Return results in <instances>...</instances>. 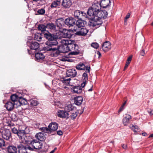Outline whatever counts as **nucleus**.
<instances>
[{
    "label": "nucleus",
    "mask_w": 153,
    "mask_h": 153,
    "mask_svg": "<svg viewBox=\"0 0 153 153\" xmlns=\"http://www.w3.org/2000/svg\"><path fill=\"white\" fill-rule=\"evenodd\" d=\"M44 36L48 40L46 42V46L43 48V50L45 51H50L52 52L56 51L57 54L59 53V47L57 45L58 42L56 40V36L52 34L48 31L44 33Z\"/></svg>",
    "instance_id": "obj_1"
},
{
    "label": "nucleus",
    "mask_w": 153,
    "mask_h": 153,
    "mask_svg": "<svg viewBox=\"0 0 153 153\" xmlns=\"http://www.w3.org/2000/svg\"><path fill=\"white\" fill-rule=\"evenodd\" d=\"M62 45H68L70 51H72L71 53L72 55H77L79 53V47L74 43V41L70 39H63L61 41Z\"/></svg>",
    "instance_id": "obj_2"
},
{
    "label": "nucleus",
    "mask_w": 153,
    "mask_h": 153,
    "mask_svg": "<svg viewBox=\"0 0 153 153\" xmlns=\"http://www.w3.org/2000/svg\"><path fill=\"white\" fill-rule=\"evenodd\" d=\"M25 129L24 130H19L16 128L15 127L12 128V131L13 133L17 134L19 138L22 140V141L24 142V135L25 134L28 133L30 131L27 127L23 128Z\"/></svg>",
    "instance_id": "obj_3"
},
{
    "label": "nucleus",
    "mask_w": 153,
    "mask_h": 153,
    "mask_svg": "<svg viewBox=\"0 0 153 153\" xmlns=\"http://www.w3.org/2000/svg\"><path fill=\"white\" fill-rule=\"evenodd\" d=\"M100 4L98 3L93 4L91 7L89 8L87 12L89 16H95L101 9Z\"/></svg>",
    "instance_id": "obj_4"
},
{
    "label": "nucleus",
    "mask_w": 153,
    "mask_h": 153,
    "mask_svg": "<svg viewBox=\"0 0 153 153\" xmlns=\"http://www.w3.org/2000/svg\"><path fill=\"white\" fill-rule=\"evenodd\" d=\"M24 140L26 144L30 145L34 149H39L42 148V144L36 140H33L32 141L27 140L25 139Z\"/></svg>",
    "instance_id": "obj_5"
},
{
    "label": "nucleus",
    "mask_w": 153,
    "mask_h": 153,
    "mask_svg": "<svg viewBox=\"0 0 153 153\" xmlns=\"http://www.w3.org/2000/svg\"><path fill=\"white\" fill-rule=\"evenodd\" d=\"M89 19L93 20L94 22H90V24H89V25L90 27H92L97 26L98 25H101L102 24V22L101 19L95 16H89Z\"/></svg>",
    "instance_id": "obj_6"
},
{
    "label": "nucleus",
    "mask_w": 153,
    "mask_h": 153,
    "mask_svg": "<svg viewBox=\"0 0 153 153\" xmlns=\"http://www.w3.org/2000/svg\"><path fill=\"white\" fill-rule=\"evenodd\" d=\"M75 17L79 19H82L89 18V16L88 14L84 11L80 10H76L74 12V14Z\"/></svg>",
    "instance_id": "obj_7"
},
{
    "label": "nucleus",
    "mask_w": 153,
    "mask_h": 153,
    "mask_svg": "<svg viewBox=\"0 0 153 153\" xmlns=\"http://www.w3.org/2000/svg\"><path fill=\"white\" fill-rule=\"evenodd\" d=\"M2 137L6 140H8L11 137V133L9 129H5L2 132Z\"/></svg>",
    "instance_id": "obj_8"
},
{
    "label": "nucleus",
    "mask_w": 153,
    "mask_h": 153,
    "mask_svg": "<svg viewBox=\"0 0 153 153\" xmlns=\"http://www.w3.org/2000/svg\"><path fill=\"white\" fill-rule=\"evenodd\" d=\"M108 15V13L105 10H100L95 15V16L100 18V19H105L107 17Z\"/></svg>",
    "instance_id": "obj_9"
},
{
    "label": "nucleus",
    "mask_w": 153,
    "mask_h": 153,
    "mask_svg": "<svg viewBox=\"0 0 153 153\" xmlns=\"http://www.w3.org/2000/svg\"><path fill=\"white\" fill-rule=\"evenodd\" d=\"M76 68L78 70H85L86 72L89 73L90 71V67H86L83 63H80L76 66Z\"/></svg>",
    "instance_id": "obj_10"
},
{
    "label": "nucleus",
    "mask_w": 153,
    "mask_h": 153,
    "mask_svg": "<svg viewBox=\"0 0 153 153\" xmlns=\"http://www.w3.org/2000/svg\"><path fill=\"white\" fill-rule=\"evenodd\" d=\"M65 22L66 25L70 27L73 26L75 25V20L72 17H69L67 18L65 20Z\"/></svg>",
    "instance_id": "obj_11"
},
{
    "label": "nucleus",
    "mask_w": 153,
    "mask_h": 153,
    "mask_svg": "<svg viewBox=\"0 0 153 153\" xmlns=\"http://www.w3.org/2000/svg\"><path fill=\"white\" fill-rule=\"evenodd\" d=\"M57 115L59 117L68 119L69 117L68 114L66 111L62 110H59L57 113Z\"/></svg>",
    "instance_id": "obj_12"
},
{
    "label": "nucleus",
    "mask_w": 153,
    "mask_h": 153,
    "mask_svg": "<svg viewBox=\"0 0 153 153\" xmlns=\"http://www.w3.org/2000/svg\"><path fill=\"white\" fill-rule=\"evenodd\" d=\"M76 73L77 72L75 69H70L67 70L66 75L68 77H74L76 76Z\"/></svg>",
    "instance_id": "obj_13"
},
{
    "label": "nucleus",
    "mask_w": 153,
    "mask_h": 153,
    "mask_svg": "<svg viewBox=\"0 0 153 153\" xmlns=\"http://www.w3.org/2000/svg\"><path fill=\"white\" fill-rule=\"evenodd\" d=\"M62 46L60 47L59 46V51L60 52V53L59 54L61 53H66L67 52H69L70 51L69 49L68 48V45H62ZM56 51L54 52H55V53L57 55L56 53L55 52ZM59 55V54H58Z\"/></svg>",
    "instance_id": "obj_14"
},
{
    "label": "nucleus",
    "mask_w": 153,
    "mask_h": 153,
    "mask_svg": "<svg viewBox=\"0 0 153 153\" xmlns=\"http://www.w3.org/2000/svg\"><path fill=\"white\" fill-rule=\"evenodd\" d=\"M111 43L109 41L105 42L102 46V48L103 51L106 52L111 49Z\"/></svg>",
    "instance_id": "obj_15"
},
{
    "label": "nucleus",
    "mask_w": 153,
    "mask_h": 153,
    "mask_svg": "<svg viewBox=\"0 0 153 153\" xmlns=\"http://www.w3.org/2000/svg\"><path fill=\"white\" fill-rule=\"evenodd\" d=\"M82 91V88L80 85L74 86L71 88V91L74 93L79 94Z\"/></svg>",
    "instance_id": "obj_16"
},
{
    "label": "nucleus",
    "mask_w": 153,
    "mask_h": 153,
    "mask_svg": "<svg viewBox=\"0 0 153 153\" xmlns=\"http://www.w3.org/2000/svg\"><path fill=\"white\" fill-rule=\"evenodd\" d=\"M88 31V30L85 28H81L76 33V34L79 36H85L86 35Z\"/></svg>",
    "instance_id": "obj_17"
},
{
    "label": "nucleus",
    "mask_w": 153,
    "mask_h": 153,
    "mask_svg": "<svg viewBox=\"0 0 153 153\" xmlns=\"http://www.w3.org/2000/svg\"><path fill=\"white\" fill-rule=\"evenodd\" d=\"M15 105L16 104L12 102L8 101L5 104V106L8 111H11L13 110Z\"/></svg>",
    "instance_id": "obj_18"
},
{
    "label": "nucleus",
    "mask_w": 153,
    "mask_h": 153,
    "mask_svg": "<svg viewBox=\"0 0 153 153\" xmlns=\"http://www.w3.org/2000/svg\"><path fill=\"white\" fill-rule=\"evenodd\" d=\"M30 43V47L31 49L36 50L39 47V44L36 42H32L30 43L27 42V45H29Z\"/></svg>",
    "instance_id": "obj_19"
},
{
    "label": "nucleus",
    "mask_w": 153,
    "mask_h": 153,
    "mask_svg": "<svg viewBox=\"0 0 153 153\" xmlns=\"http://www.w3.org/2000/svg\"><path fill=\"white\" fill-rule=\"evenodd\" d=\"M131 116L129 114H126L123 120V124L125 126L127 125L129 123V121L131 119Z\"/></svg>",
    "instance_id": "obj_20"
},
{
    "label": "nucleus",
    "mask_w": 153,
    "mask_h": 153,
    "mask_svg": "<svg viewBox=\"0 0 153 153\" xmlns=\"http://www.w3.org/2000/svg\"><path fill=\"white\" fill-rule=\"evenodd\" d=\"M7 149V153H17V152L16 147L13 145L9 146Z\"/></svg>",
    "instance_id": "obj_21"
},
{
    "label": "nucleus",
    "mask_w": 153,
    "mask_h": 153,
    "mask_svg": "<svg viewBox=\"0 0 153 153\" xmlns=\"http://www.w3.org/2000/svg\"><path fill=\"white\" fill-rule=\"evenodd\" d=\"M62 5L65 8H69L71 5L72 3L71 0H63Z\"/></svg>",
    "instance_id": "obj_22"
},
{
    "label": "nucleus",
    "mask_w": 153,
    "mask_h": 153,
    "mask_svg": "<svg viewBox=\"0 0 153 153\" xmlns=\"http://www.w3.org/2000/svg\"><path fill=\"white\" fill-rule=\"evenodd\" d=\"M27 103V102L26 100L22 97H20L19 98L18 102L16 103V105L18 106L25 105Z\"/></svg>",
    "instance_id": "obj_23"
},
{
    "label": "nucleus",
    "mask_w": 153,
    "mask_h": 153,
    "mask_svg": "<svg viewBox=\"0 0 153 153\" xmlns=\"http://www.w3.org/2000/svg\"><path fill=\"white\" fill-rule=\"evenodd\" d=\"M17 148L19 149V153H27L26 146H24L20 144L18 146Z\"/></svg>",
    "instance_id": "obj_24"
},
{
    "label": "nucleus",
    "mask_w": 153,
    "mask_h": 153,
    "mask_svg": "<svg viewBox=\"0 0 153 153\" xmlns=\"http://www.w3.org/2000/svg\"><path fill=\"white\" fill-rule=\"evenodd\" d=\"M83 99L81 96H78L74 98V102L76 105H79L81 104L83 101Z\"/></svg>",
    "instance_id": "obj_25"
},
{
    "label": "nucleus",
    "mask_w": 153,
    "mask_h": 153,
    "mask_svg": "<svg viewBox=\"0 0 153 153\" xmlns=\"http://www.w3.org/2000/svg\"><path fill=\"white\" fill-rule=\"evenodd\" d=\"M56 23L57 26L59 28L64 26L65 24V21L62 18H60L56 20Z\"/></svg>",
    "instance_id": "obj_26"
},
{
    "label": "nucleus",
    "mask_w": 153,
    "mask_h": 153,
    "mask_svg": "<svg viewBox=\"0 0 153 153\" xmlns=\"http://www.w3.org/2000/svg\"><path fill=\"white\" fill-rule=\"evenodd\" d=\"M110 0H101L100 2V5L103 8L108 7L110 3Z\"/></svg>",
    "instance_id": "obj_27"
},
{
    "label": "nucleus",
    "mask_w": 153,
    "mask_h": 153,
    "mask_svg": "<svg viewBox=\"0 0 153 153\" xmlns=\"http://www.w3.org/2000/svg\"><path fill=\"white\" fill-rule=\"evenodd\" d=\"M58 125L57 123L55 122L52 123L48 126V128L50 130L55 131L58 128Z\"/></svg>",
    "instance_id": "obj_28"
},
{
    "label": "nucleus",
    "mask_w": 153,
    "mask_h": 153,
    "mask_svg": "<svg viewBox=\"0 0 153 153\" xmlns=\"http://www.w3.org/2000/svg\"><path fill=\"white\" fill-rule=\"evenodd\" d=\"M86 24V22L82 20V19H79L76 22V24L78 27H84Z\"/></svg>",
    "instance_id": "obj_29"
},
{
    "label": "nucleus",
    "mask_w": 153,
    "mask_h": 153,
    "mask_svg": "<svg viewBox=\"0 0 153 153\" xmlns=\"http://www.w3.org/2000/svg\"><path fill=\"white\" fill-rule=\"evenodd\" d=\"M47 28L50 29L52 31H55L56 30V26L53 23H48L47 24Z\"/></svg>",
    "instance_id": "obj_30"
},
{
    "label": "nucleus",
    "mask_w": 153,
    "mask_h": 153,
    "mask_svg": "<svg viewBox=\"0 0 153 153\" xmlns=\"http://www.w3.org/2000/svg\"><path fill=\"white\" fill-rule=\"evenodd\" d=\"M35 57L38 61L43 60L45 58V56L41 53H38L35 54Z\"/></svg>",
    "instance_id": "obj_31"
},
{
    "label": "nucleus",
    "mask_w": 153,
    "mask_h": 153,
    "mask_svg": "<svg viewBox=\"0 0 153 153\" xmlns=\"http://www.w3.org/2000/svg\"><path fill=\"white\" fill-rule=\"evenodd\" d=\"M35 137L38 140L40 141H43L45 138L44 134L41 132L37 133Z\"/></svg>",
    "instance_id": "obj_32"
},
{
    "label": "nucleus",
    "mask_w": 153,
    "mask_h": 153,
    "mask_svg": "<svg viewBox=\"0 0 153 153\" xmlns=\"http://www.w3.org/2000/svg\"><path fill=\"white\" fill-rule=\"evenodd\" d=\"M129 127L136 133L140 132V128L136 125H130Z\"/></svg>",
    "instance_id": "obj_33"
},
{
    "label": "nucleus",
    "mask_w": 153,
    "mask_h": 153,
    "mask_svg": "<svg viewBox=\"0 0 153 153\" xmlns=\"http://www.w3.org/2000/svg\"><path fill=\"white\" fill-rule=\"evenodd\" d=\"M17 95L16 94H13L10 97V99L12 102L16 105L17 102H18L19 98Z\"/></svg>",
    "instance_id": "obj_34"
},
{
    "label": "nucleus",
    "mask_w": 153,
    "mask_h": 153,
    "mask_svg": "<svg viewBox=\"0 0 153 153\" xmlns=\"http://www.w3.org/2000/svg\"><path fill=\"white\" fill-rule=\"evenodd\" d=\"M61 4L60 1L55 0L51 3V8L56 7L58 6H59Z\"/></svg>",
    "instance_id": "obj_35"
},
{
    "label": "nucleus",
    "mask_w": 153,
    "mask_h": 153,
    "mask_svg": "<svg viewBox=\"0 0 153 153\" xmlns=\"http://www.w3.org/2000/svg\"><path fill=\"white\" fill-rule=\"evenodd\" d=\"M34 39L38 41H40L42 39L41 34L39 33H36L35 34L34 36Z\"/></svg>",
    "instance_id": "obj_36"
},
{
    "label": "nucleus",
    "mask_w": 153,
    "mask_h": 153,
    "mask_svg": "<svg viewBox=\"0 0 153 153\" xmlns=\"http://www.w3.org/2000/svg\"><path fill=\"white\" fill-rule=\"evenodd\" d=\"M47 28V25L45 26L43 25H40L38 27V29L39 30H40L42 32H43L46 30V29Z\"/></svg>",
    "instance_id": "obj_37"
},
{
    "label": "nucleus",
    "mask_w": 153,
    "mask_h": 153,
    "mask_svg": "<svg viewBox=\"0 0 153 153\" xmlns=\"http://www.w3.org/2000/svg\"><path fill=\"white\" fill-rule=\"evenodd\" d=\"M30 105L32 106H36L39 104L37 101L36 100L31 99L29 101Z\"/></svg>",
    "instance_id": "obj_38"
},
{
    "label": "nucleus",
    "mask_w": 153,
    "mask_h": 153,
    "mask_svg": "<svg viewBox=\"0 0 153 153\" xmlns=\"http://www.w3.org/2000/svg\"><path fill=\"white\" fill-rule=\"evenodd\" d=\"M74 108V107L71 104H68L65 108V110L67 111L70 112L71 111H73Z\"/></svg>",
    "instance_id": "obj_39"
},
{
    "label": "nucleus",
    "mask_w": 153,
    "mask_h": 153,
    "mask_svg": "<svg viewBox=\"0 0 153 153\" xmlns=\"http://www.w3.org/2000/svg\"><path fill=\"white\" fill-rule=\"evenodd\" d=\"M62 33L63 37L69 38L71 37V35L70 34V32L68 31H65V32H62Z\"/></svg>",
    "instance_id": "obj_40"
},
{
    "label": "nucleus",
    "mask_w": 153,
    "mask_h": 153,
    "mask_svg": "<svg viewBox=\"0 0 153 153\" xmlns=\"http://www.w3.org/2000/svg\"><path fill=\"white\" fill-rule=\"evenodd\" d=\"M71 79L70 78H69L67 79L63 78L61 80V81L64 84L68 85L69 84L70 81Z\"/></svg>",
    "instance_id": "obj_41"
},
{
    "label": "nucleus",
    "mask_w": 153,
    "mask_h": 153,
    "mask_svg": "<svg viewBox=\"0 0 153 153\" xmlns=\"http://www.w3.org/2000/svg\"><path fill=\"white\" fill-rule=\"evenodd\" d=\"M40 129L43 132L46 133H49L50 132V129L47 127H42Z\"/></svg>",
    "instance_id": "obj_42"
},
{
    "label": "nucleus",
    "mask_w": 153,
    "mask_h": 153,
    "mask_svg": "<svg viewBox=\"0 0 153 153\" xmlns=\"http://www.w3.org/2000/svg\"><path fill=\"white\" fill-rule=\"evenodd\" d=\"M91 46L92 47L95 49H97L99 47V44L97 42L92 43Z\"/></svg>",
    "instance_id": "obj_43"
},
{
    "label": "nucleus",
    "mask_w": 153,
    "mask_h": 153,
    "mask_svg": "<svg viewBox=\"0 0 153 153\" xmlns=\"http://www.w3.org/2000/svg\"><path fill=\"white\" fill-rule=\"evenodd\" d=\"M77 116V113L76 112H74L71 114V118L72 119H74Z\"/></svg>",
    "instance_id": "obj_44"
},
{
    "label": "nucleus",
    "mask_w": 153,
    "mask_h": 153,
    "mask_svg": "<svg viewBox=\"0 0 153 153\" xmlns=\"http://www.w3.org/2000/svg\"><path fill=\"white\" fill-rule=\"evenodd\" d=\"M5 144L4 140L0 138V147L1 148L5 146Z\"/></svg>",
    "instance_id": "obj_45"
},
{
    "label": "nucleus",
    "mask_w": 153,
    "mask_h": 153,
    "mask_svg": "<svg viewBox=\"0 0 153 153\" xmlns=\"http://www.w3.org/2000/svg\"><path fill=\"white\" fill-rule=\"evenodd\" d=\"M37 12L39 14L43 15L45 13V10L44 9L42 8L39 10Z\"/></svg>",
    "instance_id": "obj_46"
},
{
    "label": "nucleus",
    "mask_w": 153,
    "mask_h": 153,
    "mask_svg": "<svg viewBox=\"0 0 153 153\" xmlns=\"http://www.w3.org/2000/svg\"><path fill=\"white\" fill-rule=\"evenodd\" d=\"M82 78L83 81H86L88 79L87 74L85 73H84L82 75Z\"/></svg>",
    "instance_id": "obj_47"
},
{
    "label": "nucleus",
    "mask_w": 153,
    "mask_h": 153,
    "mask_svg": "<svg viewBox=\"0 0 153 153\" xmlns=\"http://www.w3.org/2000/svg\"><path fill=\"white\" fill-rule=\"evenodd\" d=\"M132 55H131L129 56L128 58L126 63H127L130 64L131 62V61L132 59Z\"/></svg>",
    "instance_id": "obj_48"
},
{
    "label": "nucleus",
    "mask_w": 153,
    "mask_h": 153,
    "mask_svg": "<svg viewBox=\"0 0 153 153\" xmlns=\"http://www.w3.org/2000/svg\"><path fill=\"white\" fill-rule=\"evenodd\" d=\"M130 14L129 13H128L127 15H126L125 18V22H126V20L127 19L130 17Z\"/></svg>",
    "instance_id": "obj_49"
},
{
    "label": "nucleus",
    "mask_w": 153,
    "mask_h": 153,
    "mask_svg": "<svg viewBox=\"0 0 153 153\" xmlns=\"http://www.w3.org/2000/svg\"><path fill=\"white\" fill-rule=\"evenodd\" d=\"M148 112L150 115H153V110L149 109L148 110Z\"/></svg>",
    "instance_id": "obj_50"
},
{
    "label": "nucleus",
    "mask_w": 153,
    "mask_h": 153,
    "mask_svg": "<svg viewBox=\"0 0 153 153\" xmlns=\"http://www.w3.org/2000/svg\"><path fill=\"white\" fill-rule=\"evenodd\" d=\"M26 147L27 150V149L29 150L30 151H32L33 150V149L30 147V146L27 145Z\"/></svg>",
    "instance_id": "obj_51"
},
{
    "label": "nucleus",
    "mask_w": 153,
    "mask_h": 153,
    "mask_svg": "<svg viewBox=\"0 0 153 153\" xmlns=\"http://www.w3.org/2000/svg\"><path fill=\"white\" fill-rule=\"evenodd\" d=\"M57 134L59 135H61L63 134V132L62 131L60 130L57 131Z\"/></svg>",
    "instance_id": "obj_52"
},
{
    "label": "nucleus",
    "mask_w": 153,
    "mask_h": 153,
    "mask_svg": "<svg viewBox=\"0 0 153 153\" xmlns=\"http://www.w3.org/2000/svg\"><path fill=\"white\" fill-rule=\"evenodd\" d=\"M86 81H83V83L81 84V87L82 88L84 87L85 85H86Z\"/></svg>",
    "instance_id": "obj_53"
},
{
    "label": "nucleus",
    "mask_w": 153,
    "mask_h": 153,
    "mask_svg": "<svg viewBox=\"0 0 153 153\" xmlns=\"http://www.w3.org/2000/svg\"><path fill=\"white\" fill-rule=\"evenodd\" d=\"M141 55L144 56L145 55V51L144 50H142L140 52Z\"/></svg>",
    "instance_id": "obj_54"
},
{
    "label": "nucleus",
    "mask_w": 153,
    "mask_h": 153,
    "mask_svg": "<svg viewBox=\"0 0 153 153\" xmlns=\"http://www.w3.org/2000/svg\"><path fill=\"white\" fill-rule=\"evenodd\" d=\"M124 109L123 107L121 106L120 108V109L118 111V112L119 113L122 111Z\"/></svg>",
    "instance_id": "obj_55"
},
{
    "label": "nucleus",
    "mask_w": 153,
    "mask_h": 153,
    "mask_svg": "<svg viewBox=\"0 0 153 153\" xmlns=\"http://www.w3.org/2000/svg\"><path fill=\"white\" fill-rule=\"evenodd\" d=\"M122 147L124 149H126L127 148V146L126 144H123L122 145Z\"/></svg>",
    "instance_id": "obj_56"
},
{
    "label": "nucleus",
    "mask_w": 153,
    "mask_h": 153,
    "mask_svg": "<svg viewBox=\"0 0 153 153\" xmlns=\"http://www.w3.org/2000/svg\"><path fill=\"white\" fill-rule=\"evenodd\" d=\"M97 53L99 55V57H100V56H101V53L99 51H97Z\"/></svg>",
    "instance_id": "obj_57"
},
{
    "label": "nucleus",
    "mask_w": 153,
    "mask_h": 153,
    "mask_svg": "<svg viewBox=\"0 0 153 153\" xmlns=\"http://www.w3.org/2000/svg\"><path fill=\"white\" fill-rule=\"evenodd\" d=\"M142 134L143 136H145L147 135V134L146 133L144 132L142 133Z\"/></svg>",
    "instance_id": "obj_58"
},
{
    "label": "nucleus",
    "mask_w": 153,
    "mask_h": 153,
    "mask_svg": "<svg viewBox=\"0 0 153 153\" xmlns=\"http://www.w3.org/2000/svg\"><path fill=\"white\" fill-rule=\"evenodd\" d=\"M126 101H125L123 103V105H122V106L124 107V106L126 104Z\"/></svg>",
    "instance_id": "obj_59"
},
{
    "label": "nucleus",
    "mask_w": 153,
    "mask_h": 153,
    "mask_svg": "<svg viewBox=\"0 0 153 153\" xmlns=\"http://www.w3.org/2000/svg\"><path fill=\"white\" fill-rule=\"evenodd\" d=\"M129 63H127H127H126V65H125V66L126 67H127V68L128 67V65H129Z\"/></svg>",
    "instance_id": "obj_60"
},
{
    "label": "nucleus",
    "mask_w": 153,
    "mask_h": 153,
    "mask_svg": "<svg viewBox=\"0 0 153 153\" xmlns=\"http://www.w3.org/2000/svg\"><path fill=\"white\" fill-rule=\"evenodd\" d=\"M27 51H28V53L29 54H31V52L29 50H28V49H27Z\"/></svg>",
    "instance_id": "obj_61"
},
{
    "label": "nucleus",
    "mask_w": 153,
    "mask_h": 153,
    "mask_svg": "<svg viewBox=\"0 0 153 153\" xmlns=\"http://www.w3.org/2000/svg\"><path fill=\"white\" fill-rule=\"evenodd\" d=\"M149 138L150 137H153V134H151L150 135V136L149 137Z\"/></svg>",
    "instance_id": "obj_62"
},
{
    "label": "nucleus",
    "mask_w": 153,
    "mask_h": 153,
    "mask_svg": "<svg viewBox=\"0 0 153 153\" xmlns=\"http://www.w3.org/2000/svg\"><path fill=\"white\" fill-rule=\"evenodd\" d=\"M92 87L93 86H92L91 88L90 89L88 90V91H91L92 90Z\"/></svg>",
    "instance_id": "obj_63"
},
{
    "label": "nucleus",
    "mask_w": 153,
    "mask_h": 153,
    "mask_svg": "<svg viewBox=\"0 0 153 153\" xmlns=\"http://www.w3.org/2000/svg\"><path fill=\"white\" fill-rule=\"evenodd\" d=\"M64 88V89H66V90H67L68 89V88L67 87H66V86H65Z\"/></svg>",
    "instance_id": "obj_64"
}]
</instances>
